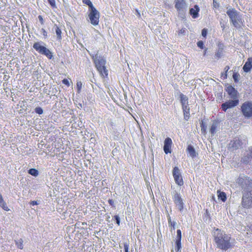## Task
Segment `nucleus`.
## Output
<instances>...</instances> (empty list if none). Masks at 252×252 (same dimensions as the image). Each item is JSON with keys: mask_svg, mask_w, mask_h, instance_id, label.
Segmentation results:
<instances>
[{"mask_svg": "<svg viewBox=\"0 0 252 252\" xmlns=\"http://www.w3.org/2000/svg\"><path fill=\"white\" fill-rule=\"evenodd\" d=\"M226 91L228 94L230 96L231 98L233 99H238V92L232 86H229L227 87Z\"/></svg>", "mask_w": 252, "mask_h": 252, "instance_id": "4468645a", "label": "nucleus"}, {"mask_svg": "<svg viewBox=\"0 0 252 252\" xmlns=\"http://www.w3.org/2000/svg\"><path fill=\"white\" fill-rule=\"evenodd\" d=\"M239 103V100H231L226 101L221 104V108L224 111H226L229 108H233Z\"/></svg>", "mask_w": 252, "mask_h": 252, "instance_id": "f8f14e48", "label": "nucleus"}, {"mask_svg": "<svg viewBox=\"0 0 252 252\" xmlns=\"http://www.w3.org/2000/svg\"><path fill=\"white\" fill-rule=\"evenodd\" d=\"M172 142L171 138L167 137L166 138L164 142L163 150L165 154L171 153V147Z\"/></svg>", "mask_w": 252, "mask_h": 252, "instance_id": "ddd939ff", "label": "nucleus"}, {"mask_svg": "<svg viewBox=\"0 0 252 252\" xmlns=\"http://www.w3.org/2000/svg\"><path fill=\"white\" fill-rule=\"evenodd\" d=\"M0 206L2 208V209L5 211L9 210V209L6 205V203L4 201L3 199H2L0 200Z\"/></svg>", "mask_w": 252, "mask_h": 252, "instance_id": "cd10ccee", "label": "nucleus"}, {"mask_svg": "<svg viewBox=\"0 0 252 252\" xmlns=\"http://www.w3.org/2000/svg\"><path fill=\"white\" fill-rule=\"evenodd\" d=\"M30 204H31V205H32V206H34V205H37L38 203L36 201H32L30 203Z\"/></svg>", "mask_w": 252, "mask_h": 252, "instance_id": "de8ad7c7", "label": "nucleus"}, {"mask_svg": "<svg viewBox=\"0 0 252 252\" xmlns=\"http://www.w3.org/2000/svg\"><path fill=\"white\" fill-rule=\"evenodd\" d=\"M213 0V6L215 8H218L219 7V3L217 2V0Z\"/></svg>", "mask_w": 252, "mask_h": 252, "instance_id": "79ce46f5", "label": "nucleus"}, {"mask_svg": "<svg viewBox=\"0 0 252 252\" xmlns=\"http://www.w3.org/2000/svg\"><path fill=\"white\" fill-rule=\"evenodd\" d=\"M54 29H55L57 35V40L61 41L62 39V32L61 29L56 24L54 25Z\"/></svg>", "mask_w": 252, "mask_h": 252, "instance_id": "a211bd4d", "label": "nucleus"}, {"mask_svg": "<svg viewBox=\"0 0 252 252\" xmlns=\"http://www.w3.org/2000/svg\"><path fill=\"white\" fill-rule=\"evenodd\" d=\"M252 58L248 59L247 62L244 64L243 69L244 71L246 72H248L250 71L252 67Z\"/></svg>", "mask_w": 252, "mask_h": 252, "instance_id": "dca6fc26", "label": "nucleus"}, {"mask_svg": "<svg viewBox=\"0 0 252 252\" xmlns=\"http://www.w3.org/2000/svg\"><path fill=\"white\" fill-rule=\"evenodd\" d=\"M35 112L38 114H42L43 113V109L41 107H38L35 108Z\"/></svg>", "mask_w": 252, "mask_h": 252, "instance_id": "2f4dec72", "label": "nucleus"}, {"mask_svg": "<svg viewBox=\"0 0 252 252\" xmlns=\"http://www.w3.org/2000/svg\"><path fill=\"white\" fill-rule=\"evenodd\" d=\"M197 46L201 49L204 48V43L202 41H199L197 43Z\"/></svg>", "mask_w": 252, "mask_h": 252, "instance_id": "e433bc0d", "label": "nucleus"}, {"mask_svg": "<svg viewBox=\"0 0 252 252\" xmlns=\"http://www.w3.org/2000/svg\"><path fill=\"white\" fill-rule=\"evenodd\" d=\"M250 158H252V147L249 148V153L248 154V156L244 157L242 160L244 162L248 163Z\"/></svg>", "mask_w": 252, "mask_h": 252, "instance_id": "4be33fe9", "label": "nucleus"}, {"mask_svg": "<svg viewBox=\"0 0 252 252\" xmlns=\"http://www.w3.org/2000/svg\"><path fill=\"white\" fill-rule=\"evenodd\" d=\"M175 7L177 9L180 17L184 18L187 9V4L184 0H175Z\"/></svg>", "mask_w": 252, "mask_h": 252, "instance_id": "6e6552de", "label": "nucleus"}, {"mask_svg": "<svg viewBox=\"0 0 252 252\" xmlns=\"http://www.w3.org/2000/svg\"><path fill=\"white\" fill-rule=\"evenodd\" d=\"M115 220L116 221L117 224L119 225L120 223V218L118 215H115L114 217Z\"/></svg>", "mask_w": 252, "mask_h": 252, "instance_id": "f704fd0d", "label": "nucleus"}, {"mask_svg": "<svg viewBox=\"0 0 252 252\" xmlns=\"http://www.w3.org/2000/svg\"><path fill=\"white\" fill-rule=\"evenodd\" d=\"M223 51L218 49V51L217 52V53L215 54V57L218 59H220V58L222 57V56H223Z\"/></svg>", "mask_w": 252, "mask_h": 252, "instance_id": "c85d7f7f", "label": "nucleus"}, {"mask_svg": "<svg viewBox=\"0 0 252 252\" xmlns=\"http://www.w3.org/2000/svg\"><path fill=\"white\" fill-rule=\"evenodd\" d=\"M218 49L223 51L224 46L222 43H219L218 45Z\"/></svg>", "mask_w": 252, "mask_h": 252, "instance_id": "37998d69", "label": "nucleus"}, {"mask_svg": "<svg viewBox=\"0 0 252 252\" xmlns=\"http://www.w3.org/2000/svg\"><path fill=\"white\" fill-rule=\"evenodd\" d=\"M181 249V241H176L175 246V251L176 252H180Z\"/></svg>", "mask_w": 252, "mask_h": 252, "instance_id": "b1692460", "label": "nucleus"}, {"mask_svg": "<svg viewBox=\"0 0 252 252\" xmlns=\"http://www.w3.org/2000/svg\"><path fill=\"white\" fill-rule=\"evenodd\" d=\"M206 51H207V49H205V51H204V54L203 55L205 56L206 54Z\"/></svg>", "mask_w": 252, "mask_h": 252, "instance_id": "603ef678", "label": "nucleus"}, {"mask_svg": "<svg viewBox=\"0 0 252 252\" xmlns=\"http://www.w3.org/2000/svg\"><path fill=\"white\" fill-rule=\"evenodd\" d=\"M207 30L206 29H203L202 30V32H201L202 35L203 37H206V36L207 35Z\"/></svg>", "mask_w": 252, "mask_h": 252, "instance_id": "ea45409f", "label": "nucleus"}, {"mask_svg": "<svg viewBox=\"0 0 252 252\" xmlns=\"http://www.w3.org/2000/svg\"><path fill=\"white\" fill-rule=\"evenodd\" d=\"M82 84L81 81H78L76 84V87L77 89L78 93H80L81 88H82Z\"/></svg>", "mask_w": 252, "mask_h": 252, "instance_id": "7c9ffc66", "label": "nucleus"}, {"mask_svg": "<svg viewBox=\"0 0 252 252\" xmlns=\"http://www.w3.org/2000/svg\"><path fill=\"white\" fill-rule=\"evenodd\" d=\"M187 152L189 154V156L192 158H194L196 157V152L194 147L192 145H189L188 146L187 148Z\"/></svg>", "mask_w": 252, "mask_h": 252, "instance_id": "6ab92c4d", "label": "nucleus"}, {"mask_svg": "<svg viewBox=\"0 0 252 252\" xmlns=\"http://www.w3.org/2000/svg\"><path fill=\"white\" fill-rule=\"evenodd\" d=\"M218 199L221 200L222 202H225L226 200V195L224 192L218 190L217 192Z\"/></svg>", "mask_w": 252, "mask_h": 252, "instance_id": "412c9836", "label": "nucleus"}, {"mask_svg": "<svg viewBox=\"0 0 252 252\" xmlns=\"http://www.w3.org/2000/svg\"><path fill=\"white\" fill-rule=\"evenodd\" d=\"M186 30L185 28H182L181 30H180L178 32V35H185L186 33Z\"/></svg>", "mask_w": 252, "mask_h": 252, "instance_id": "473e14b6", "label": "nucleus"}, {"mask_svg": "<svg viewBox=\"0 0 252 252\" xmlns=\"http://www.w3.org/2000/svg\"><path fill=\"white\" fill-rule=\"evenodd\" d=\"M182 232L181 230L178 229L177 231V237L176 241H181Z\"/></svg>", "mask_w": 252, "mask_h": 252, "instance_id": "c756f323", "label": "nucleus"}, {"mask_svg": "<svg viewBox=\"0 0 252 252\" xmlns=\"http://www.w3.org/2000/svg\"><path fill=\"white\" fill-rule=\"evenodd\" d=\"M48 1L52 7H56L55 0H48Z\"/></svg>", "mask_w": 252, "mask_h": 252, "instance_id": "c9c22d12", "label": "nucleus"}, {"mask_svg": "<svg viewBox=\"0 0 252 252\" xmlns=\"http://www.w3.org/2000/svg\"><path fill=\"white\" fill-rule=\"evenodd\" d=\"M229 69V67L228 66H226L224 68V70H225V73L227 72V71Z\"/></svg>", "mask_w": 252, "mask_h": 252, "instance_id": "8fccbe9b", "label": "nucleus"}, {"mask_svg": "<svg viewBox=\"0 0 252 252\" xmlns=\"http://www.w3.org/2000/svg\"><path fill=\"white\" fill-rule=\"evenodd\" d=\"M28 173L34 176V177H36L38 176V170H37L36 169H34V168H31L30 169L29 171H28Z\"/></svg>", "mask_w": 252, "mask_h": 252, "instance_id": "393cba45", "label": "nucleus"}, {"mask_svg": "<svg viewBox=\"0 0 252 252\" xmlns=\"http://www.w3.org/2000/svg\"><path fill=\"white\" fill-rule=\"evenodd\" d=\"M182 109L184 112V119L188 121L189 118V105L183 106Z\"/></svg>", "mask_w": 252, "mask_h": 252, "instance_id": "f3484780", "label": "nucleus"}, {"mask_svg": "<svg viewBox=\"0 0 252 252\" xmlns=\"http://www.w3.org/2000/svg\"><path fill=\"white\" fill-rule=\"evenodd\" d=\"M180 101L182 103V105L186 106L188 105V97L185 94H180Z\"/></svg>", "mask_w": 252, "mask_h": 252, "instance_id": "aec40b11", "label": "nucleus"}, {"mask_svg": "<svg viewBox=\"0 0 252 252\" xmlns=\"http://www.w3.org/2000/svg\"><path fill=\"white\" fill-rule=\"evenodd\" d=\"M94 62L100 75L103 77L107 76L108 70L105 66L106 63L105 60L102 57H99L97 58V57H95L94 59Z\"/></svg>", "mask_w": 252, "mask_h": 252, "instance_id": "7ed1b4c3", "label": "nucleus"}, {"mask_svg": "<svg viewBox=\"0 0 252 252\" xmlns=\"http://www.w3.org/2000/svg\"><path fill=\"white\" fill-rule=\"evenodd\" d=\"M241 110L243 114L245 117L250 118L252 116V103L250 101L244 102L242 106Z\"/></svg>", "mask_w": 252, "mask_h": 252, "instance_id": "1a4fd4ad", "label": "nucleus"}, {"mask_svg": "<svg viewBox=\"0 0 252 252\" xmlns=\"http://www.w3.org/2000/svg\"><path fill=\"white\" fill-rule=\"evenodd\" d=\"M125 252H128L129 244L127 243L124 244Z\"/></svg>", "mask_w": 252, "mask_h": 252, "instance_id": "4c0bfd02", "label": "nucleus"}, {"mask_svg": "<svg viewBox=\"0 0 252 252\" xmlns=\"http://www.w3.org/2000/svg\"><path fill=\"white\" fill-rule=\"evenodd\" d=\"M38 18V19H39V21L40 22L41 24H43L44 21H43V19L41 15H39Z\"/></svg>", "mask_w": 252, "mask_h": 252, "instance_id": "a18cd8bd", "label": "nucleus"}, {"mask_svg": "<svg viewBox=\"0 0 252 252\" xmlns=\"http://www.w3.org/2000/svg\"><path fill=\"white\" fill-rule=\"evenodd\" d=\"M244 191L242 205L245 208H249L252 204V187L249 185L246 188H244Z\"/></svg>", "mask_w": 252, "mask_h": 252, "instance_id": "f03ea898", "label": "nucleus"}, {"mask_svg": "<svg viewBox=\"0 0 252 252\" xmlns=\"http://www.w3.org/2000/svg\"><path fill=\"white\" fill-rule=\"evenodd\" d=\"M83 2L87 4L89 6V10L94 8L92 2L90 0H82Z\"/></svg>", "mask_w": 252, "mask_h": 252, "instance_id": "bb28decb", "label": "nucleus"}, {"mask_svg": "<svg viewBox=\"0 0 252 252\" xmlns=\"http://www.w3.org/2000/svg\"><path fill=\"white\" fill-rule=\"evenodd\" d=\"M221 28H222L223 29L224 28V25L223 24L221 26Z\"/></svg>", "mask_w": 252, "mask_h": 252, "instance_id": "864d4df0", "label": "nucleus"}, {"mask_svg": "<svg viewBox=\"0 0 252 252\" xmlns=\"http://www.w3.org/2000/svg\"><path fill=\"white\" fill-rule=\"evenodd\" d=\"M214 241L217 248L224 251H226L231 247V237L223 231L216 229L213 232Z\"/></svg>", "mask_w": 252, "mask_h": 252, "instance_id": "f257e3e1", "label": "nucleus"}, {"mask_svg": "<svg viewBox=\"0 0 252 252\" xmlns=\"http://www.w3.org/2000/svg\"><path fill=\"white\" fill-rule=\"evenodd\" d=\"M33 48L37 51L39 54L46 56L48 59H51L53 57V54L44 46L41 45L40 42H35L33 45Z\"/></svg>", "mask_w": 252, "mask_h": 252, "instance_id": "39448f33", "label": "nucleus"}, {"mask_svg": "<svg viewBox=\"0 0 252 252\" xmlns=\"http://www.w3.org/2000/svg\"><path fill=\"white\" fill-rule=\"evenodd\" d=\"M239 74L236 73H235L233 75V78L235 82H237L238 81V79L239 77Z\"/></svg>", "mask_w": 252, "mask_h": 252, "instance_id": "72a5a7b5", "label": "nucleus"}, {"mask_svg": "<svg viewBox=\"0 0 252 252\" xmlns=\"http://www.w3.org/2000/svg\"><path fill=\"white\" fill-rule=\"evenodd\" d=\"M41 32H42V34H43V36L45 37H46L47 36V33L46 32V31L44 29H41Z\"/></svg>", "mask_w": 252, "mask_h": 252, "instance_id": "c03bdc74", "label": "nucleus"}, {"mask_svg": "<svg viewBox=\"0 0 252 252\" xmlns=\"http://www.w3.org/2000/svg\"><path fill=\"white\" fill-rule=\"evenodd\" d=\"M245 144V140L243 141L239 138H235L229 143L228 149L230 151H234L241 148L243 144Z\"/></svg>", "mask_w": 252, "mask_h": 252, "instance_id": "0eeeda50", "label": "nucleus"}, {"mask_svg": "<svg viewBox=\"0 0 252 252\" xmlns=\"http://www.w3.org/2000/svg\"><path fill=\"white\" fill-rule=\"evenodd\" d=\"M108 202L109 203V204L111 206H113L114 205V201L112 200V199H109L108 200Z\"/></svg>", "mask_w": 252, "mask_h": 252, "instance_id": "09e8293b", "label": "nucleus"}, {"mask_svg": "<svg viewBox=\"0 0 252 252\" xmlns=\"http://www.w3.org/2000/svg\"><path fill=\"white\" fill-rule=\"evenodd\" d=\"M176 224V222L174 221H172L171 223H168L169 227H171L172 228L174 229L175 228V225Z\"/></svg>", "mask_w": 252, "mask_h": 252, "instance_id": "58836bf2", "label": "nucleus"}, {"mask_svg": "<svg viewBox=\"0 0 252 252\" xmlns=\"http://www.w3.org/2000/svg\"><path fill=\"white\" fill-rule=\"evenodd\" d=\"M200 9L198 5H195L194 8H191L189 9V13L192 16V17L195 19L198 17V12Z\"/></svg>", "mask_w": 252, "mask_h": 252, "instance_id": "2eb2a0df", "label": "nucleus"}, {"mask_svg": "<svg viewBox=\"0 0 252 252\" xmlns=\"http://www.w3.org/2000/svg\"><path fill=\"white\" fill-rule=\"evenodd\" d=\"M89 18L91 23L94 26H96L99 23V13L94 7L89 10Z\"/></svg>", "mask_w": 252, "mask_h": 252, "instance_id": "423d86ee", "label": "nucleus"}, {"mask_svg": "<svg viewBox=\"0 0 252 252\" xmlns=\"http://www.w3.org/2000/svg\"><path fill=\"white\" fill-rule=\"evenodd\" d=\"M221 76L223 78H226V77H227V74H226V73H225V74H222Z\"/></svg>", "mask_w": 252, "mask_h": 252, "instance_id": "3c124183", "label": "nucleus"}, {"mask_svg": "<svg viewBox=\"0 0 252 252\" xmlns=\"http://www.w3.org/2000/svg\"><path fill=\"white\" fill-rule=\"evenodd\" d=\"M62 82L63 84L66 85L68 87L70 85L68 80L66 79H63Z\"/></svg>", "mask_w": 252, "mask_h": 252, "instance_id": "a19ab883", "label": "nucleus"}, {"mask_svg": "<svg viewBox=\"0 0 252 252\" xmlns=\"http://www.w3.org/2000/svg\"><path fill=\"white\" fill-rule=\"evenodd\" d=\"M218 126V124L217 122H214L213 123L210 128V132L212 135H214L216 132Z\"/></svg>", "mask_w": 252, "mask_h": 252, "instance_id": "5701e85b", "label": "nucleus"}, {"mask_svg": "<svg viewBox=\"0 0 252 252\" xmlns=\"http://www.w3.org/2000/svg\"><path fill=\"white\" fill-rule=\"evenodd\" d=\"M173 199L178 209L182 212L184 209V204L180 194L176 191L173 192Z\"/></svg>", "mask_w": 252, "mask_h": 252, "instance_id": "9d476101", "label": "nucleus"}, {"mask_svg": "<svg viewBox=\"0 0 252 252\" xmlns=\"http://www.w3.org/2000/svg\"><path fill=\"white\" fill-rule=\"evenodd\" d=\"M173 176L175 181L179 186L183 185V180L179 169L177 167H175L173 170Z\"/></svg>", "mask_w": 252, "mask_h": 252, "instance_id": "9b49d317", "label": "nucleus"}, {"mask_svg": "<svg viewBox=\"0 0 252 252\" xmlns=\"http://www.w3.org/2000/svg\"><path fill=\"white\" fill-rule=\"evenodd\" d=\"M15 241L16 245L18 248H19L21 250L23 249V241L22 239H20L18 240H15Z\"/></svg>", "mask_w": 252, "mask_h": 252, "instance_id": "a878e982", "label": "nucleus"}, {"mask_svg": "<svg viewBox=\"0 0 252 252\" xmlns=\"http://www.w3.org/2000/svg\"><path fill=\"white\" fill-rule=\"evenodd\" d=\"M166 212L167 213V219H168V223H169L170 222L171 223L172 221H171V217H170L169 214L168 213V211L167 210H166Z\"/></svg>", "mask_w": 252, "mask_h": 252, "instance_id": "49530a36", "label": "nucleus"}, {"mask_svg": "<svg viewBox=\"0 0 252 252\" xmlns=\"http://www.w3.org/2000/svg\"><path fill=\"white\" fill-rule=\"evenodd\" d=\"M226 13L229 16L233 26L236 28L240 27V23L242 22L239 13L234 8H231L228 9Z\"/></svg>", "mask_w": 252, "mask_h": 252, "instance_id": "20e7f679", "label": "nucleus"}]
</instances>
